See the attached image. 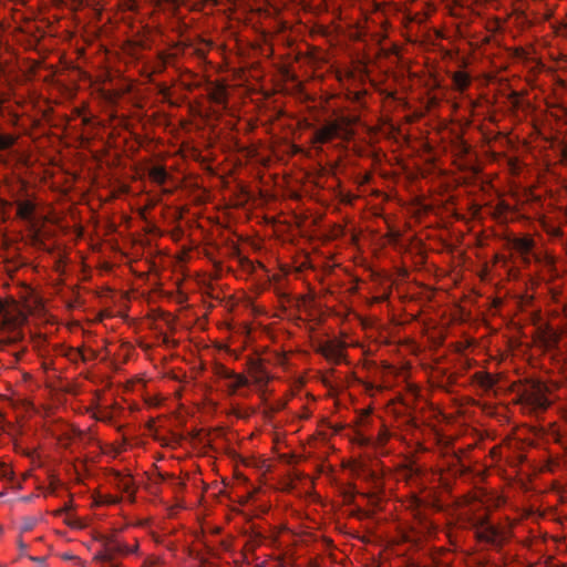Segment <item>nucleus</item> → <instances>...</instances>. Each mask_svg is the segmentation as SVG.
<instances>
[{"label": "nucleus", "mask_w": 567, "mask_h": 567, "mask_svg": "<svg viewBox=\"0 0 567 567\" xmlns=\"http://www.w3.org/2000/svg\"><path fill=\"white\" fill-rule=\"evenodd\" d=\"M547 388L540 382H530L518 394V401L534 411H545L550 402L546 396Z\"/></svg>", "instance_id": "obj_1"}, {"label": "nucleus", "mask_w": 567, "mask_h": 567, "mask_svg": "<svg viewBox=\"0 0 567 567\" xmlns=\"http://www.w3.org/2000/svg\"><path fill=\"white\" fill-rule=\"evenodd\" d=\"M216 374L220 379L229 380L228 384L229 391L231 394L236 393V391L241 388L248 385V380L245 375L238 374L224 365H218L216 369Z\"/></svg>", "instance_id": "obj_2"}, {"label": "nucleus", "mask_w": 567, "mask_h": 567, "mask_svg": "<svg viewBox=\"0 0 567 567\" xmlns=\"http://www.w3.org/2000/svg\"><path fill=\"white\" fill-rule=\"evenodd\" d=\"M338 124H329L316 132V140L319 143H327L338 135Z\"/></svg>", "instance_id": "obj_3"}, {"label": "nucleus", "mask_w": 567, "mask_h": 567, "mask_svg": "<svg viewBox=\"0 0 567 567\" xmlns=\"http://www.w3.org/2000/svg\"><path fill=\"white\" fill-rule=\"evenodd\" d=\"M100 540L103 542L106 551L111 555V559L115 554H124L130 551L125 545L115 543L111 537L101 536Z\"/></svg>", "instance_id": "obj_4"}, {"label": "nucleus", "mask_w": 567, "mask_h": 567, "mask_svg": "<svg viewBox=\"0 0 567 567\" xmlns=\"http://www.w3.org/2000/svg\"><path fill=\"white\" fill-rule=\"evenodd\" d=\"M114 482L122 492L128 494L130 496L134 494L133 480L130 475H123L116 472L114 475Z\"/></svg>", "instance_id": "obj_5"}, {"label": "nucleus", "mask_w": 567, "mask_h": 567, "mask_svg": "<svg viewBox=\"0 0 567 567\" xmlns=\"http://www.w3.org/2000/svg\"><path fill=\"white\" fill-rule=\"evenodd\" d=\"M452 81L455 89L463 92L471 84V76L466 72L457 71L452 74Z\"/></svg>", "instance_id": "obj_6"}, {"label": "nucleus", "mask_w": 567, "mask_h": 567, "mask_svg": "<svg viewBox=\"0 0 567 567\" xmlns=\"http://www.w3.org/2000/svg\"><path fill=\"white\" fill-rule=\"evenodd\" d=\"M474 377L478 385L484 390H491L496 383L493 375L486 372H476Z\"/></svg>", "instance_id": "obj_7"}, {"label": "nucleus", "mask_w": 567, "mask_h": 567, "mask_svg": "<svg viewBox=\"0 0 567 567\" xmlns=\"http://www.w3.org/2000/svg\"><path fill=\"white\" fill-rule=\"evenodd\" d=\"M150 177L153 182L163 185L167 181L168 174L163 166H154L150 169Z\"/></svg>", "instance_id": "obj_8"}, {"label": "nucleus", "mask_w": 567, "mask_h": 567, "mask_svg": "<svg viewBox=\"0 0 567 567\" xmlns=\"http://www.w3.org/2000/svg\"><path fill=\"white\" fill-rule=\"evenodd\" d=\"M321 353L329 360L339 362L341 360V350L333 344H326L321 348Z\"/></svg>", "instance_id": "obj_9"}, {"label": "nucleus", "mask_w": 567, "mask_h": 567, "mask_svg": "<svg viewBox=\"0 0 567 567\" xmlns=\"http://www.w3.org/2000/svg\"><path fill=\"white\" fill-rule=\"evenodd\" d=\"M16 143V138L11 135H0V150H9Z\"/></svg>", "instance_id": "obj_10"}, {"label": "nucleus", "mask_w": 567, "mask_h": 567, "mask_svg": "<svg viewBox=\"0 0 567 567\" xmlns=\"http://www.w3.org/2000/svg\"><path fill=\"white\" fill-rule=\"evenodd\" d=\"M517 248L523 252H528L533 248V240L523 238L517 241Z\"/></svg>", "instance_id": "obj_11"}, {"label": "nucleus", "mask_w": 567, "mask_h": 567, "mask_svg": "<svg viewBox=\"0 0 567 567\" xmlns=\"http://www.w3.org/2000/svg\"><path fill=\"white\" fill-rule=\"evenodd\" d=\"M32 210H33V207L29 203H23L19 206V215L21 217H24V218L29 217L31 215Z\"/></svg>", "instance_id": "obj_12"}, {"label": "nucleus", "mask_w": 567, "mask_h": 567, "mask_svg": "<svg viewBox=\"0 0 567 567\" xmlns=\"http://www.w3.org/2000/svg\"><path fill=\"white\" fill-rule=\"evenodd\" d=\"M559 341V336L556 332H549L546 337L545 343L546 347L551 348L556 347Z\"/></svg>", "instance_id": "obj_13"}, {"label": "nucleus", "mask_w": 567, "mask_h": 567, "mask_svg": "<svg viewBox=\"0 0 567 567\" xmlns=\"http://www.w3.org/2000/svg\"><path fill=\"white\" fill-rule=\"evenodd\" d=\"M76 354L81 358L82 361H87L96 358V352L94 350L81 351L78 350Z\"/></svg>", "instance_id": "obj_14"}, {"label": "nucleus", "mask_w": 567, "mask_h": 567, "mask_svg": "<svg viewBox=\"0 0 567 567\" xmlns=\"http://www.w3.org/2000/svg\"><path fill=\"white\" fill-rule=\"evenodd\" d=\"M85 3L86 0H70V6L73 10H80Z\"/></svg>", "instance_id": "obj_15"}, {"label": "nucleus", "mask_w": 567, "mask_h": 567, "mask_svg": "<svg viewBox=\"0 0 567 567\" xmlns=\"http://www.w3.org/2000/svg\"><path fill=\"white\" fill-rule=\"evenodd\" d=\"M95 559L101 561H111V555L105 550L95 555Z\"/></svg>", "instance_id": "obj_16"}, {"label": "nucleus", "mask_w": 567, "mask_h": 567, "mask_svg": "<svg viewBox=\"0 0 567 567\" xmlns=\"http://www.w3.org/2000/svg\"><path fill=\"white\" fill-rule=\"evenodd\" d=\"M11 475V471L7 467V465L2 464L0 466V476L1 477H9Z\"/></svg>", "instance_id": "obj_17"}, {"label": "nucleus", "mask_w": 567, "mask_h": 567, "mask_svg": "<svg viewBox=\"0 0 567 567\" xmlns=\"http://www.w3.org/2000/svg\"><path fill=\"white\" fill-rule=\"evenodd\" d=\"M96 419H99V420H101V421H106V420H109V419H110V415H109V413H106V412H100V414H99V415H96Z\"/></svg>", "instance_id": "obj_18"}, {"label": "nucleus", "mask_w": 567, "mask_h": 567, "mask_svg": "<svg viewBox=\"0 0 567 567\" xmlns=\"http://www.w3.org/2000/svg\"><path fill=\"white\" fill-rule=\"evenodd\" d=\"M19 548H20L21 551H24L27 549V545L22 540H20L19 542Z\"/></svg>", "instance_id": "obj_19"}, {"label": "nucleus", "mask_w": 567, "mask_h": 567, "mask_svg": "<svg viewBox=\"0 0 567 567\" xmlns=\"http://www.w3.org/2000/svg\"><path fill=\"white\" fill-rule=\"evenodd\" d=\"M30 559L33 560V561H37V563H40V561L44 560L43 558H38V557H30Z\"/></svg>", "instance_id": "obj_20"}, {"label": "nucleus", "mask_w": 567, "mask_h": 567, "mask_svg": "<svg viewBox=\"0 0 567 567\" xmlns=\"http://www.w3.org/2000/svg\"><path fill=\"white\" fill-rule=\"evenodd\" d=\"M257 567H261V566H257Z\"/></svg>", "instance_id": "obj_21"}]
</instances>
